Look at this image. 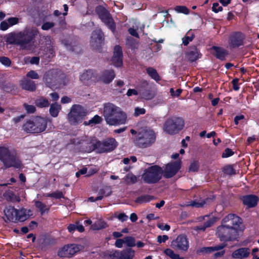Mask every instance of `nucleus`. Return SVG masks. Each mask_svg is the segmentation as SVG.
<instances>
[{
    "instance_id": "obj_23",
    "label": "nucleus",
    "mask_w": 259,
    "mask_h": 259,
    "mask_svg": "<svg viewBox=\"0 0 259 259\" xmlns=\"http://www.w3.org/2000/svg\"><path fill=\"white\" fill-rule=\"evenodd\" d=\"M243 204L248 208H252L256 206L259 200L258 197L253 194H249L243 196L241 198Z\"/></svg>"
},
{
    "instance_id": "obj_21",
    "label": "nucleus",
    "mask_w": 259,
    "mask_h": 259,
    "mask_svg": "<svg viewBox=\"0 0 259 259\" xmlns=\"http://www.w3.org/2000/svg\"><path fill=\"white\" fill-rule=\"evenodd\" d=\"M171 247L176 250L186 251L189 248V242L186 235H179L171 242Z\"/></svg>"
},
{
    "instance_id": "obj_15",
    "label": "nucleus",
    "mask_w": 259,
    "mask_h": 259,
    "mask_svg": "<svg viewBox=\"0 0 259 259\" xmlns=\"http://www.w3.org/2000/svg\"><path fill=\"white\" fill-rule=\"evenodd\" d=\"M104 34L101 29L94 30L91 36L90 44L94 50L101 51L102 47L104 44Z\"/></svg>"
},
{
    "instance_id": "obj_40",
    "label": "nucleus",
    "mask_w": 259,
    "mask_h": 259,
    "mask_svg": "<svg viewBox=\"0 0 259 259\" xmlns=\"http://www.w3.org/2000/svg\"><path fill=\"white\" fill-rule=\"evenodd\" d=\"M94 230H100L108 227L107 224L104 221H98L92 226Z\"/></svg>"
},
{
    "instance_id": "obj_39",
    "label": "nucleus",
    "mask_w": 259,
    "mask_h": 259,
    "mask_svg": "<svg viewBox=\"0 0 259 259\" xmlns=\"http://www.w3.org/2000/svg\"><path fill=\"white\" fill-rule=\"evenodd\" d=\"M124 180L127 184H134L137 182V177L133 173L129 172L125 176Z\"/></svg>"
},
{
    "instance_id": "obj_1",
    "label": "nucleus",
    "mask_w": 259,
    "mask_h": 259,
    "mask_svg": "<svg viewBox=\"0 0 259 259\" xmlns=\"http://www.w3.org/2000/svg\"><path fill=\"white\" fill-rule=\"evenodd\" d=\"M38 34L36 29H25L18 33H8L6 36V41L11 45L19 46L22 49L26 48L28 45L33 42Z\"/></svg>"
},
{
    "instance_id": "obj_17",
    "label": "nucleus",
    "mask_w": 259,
    "mask_h": 259,
    "mask_svg": "<svg viewBox=\"0 0 259 259\" xmlns=\"http://www.w3.org/2000/svg\"><path fill=\"white\" fill-rule=\"evenodd\" d=\"M242 223V219L236 214L230 213L224 218L222 221V225L230 228H234L236 231H239L240 225Z\"/></svg>"
},
{
    "instance_id": "obj_56",
    "label": "nucleus",
    "mask_w": 259,
    "mask_h": 259,
    "mask_svg": "<svg viewBox=\"0 0 259 259\" xmlns=\"http://www.w3.org/2000/svg\"><path fill=\"white\" fill-rule=\"evenodd\" d=\"M126 45L131 49H135L136 47V44L135 43V40L132 37L127 38Z\"/></svg>"
},
{
    "instance_id": "obj_3",
    "label": "nucleus",
    "mask_w": 259,
    "mask_h": 259,
    "mask_svg": "<svg viewBox=\"0 0 259 259\" xmlns=\"http://www.w3.org/2000/svg\"><path fill=\"white\" fill-rule=\"evenodd\" d=\"M0 160L3 163L5 168L13 167L20 169L23 166L15 150L11 151L8 147L0 146Z\"/></svg>"
},
{
    "instance_id": "obj_18",
    "label": "nucleus",
    "mask_w": 259,
    "mask_h": 259,
    "mask_svg": "<svg viewBox=\"0 0 259 259\" xmlns=\"http://www.w3.org/2000/svg\"><path fill=\"white\" fill-rule=\"evenodd\" d=\"M81 247L82 246L80 244H67L58 250L57 254L60 257L70 258L78 252Z\"/></svg>"
},
{
    "instance_id": "obj_11",
    "label": "nucleus",
    "mask_w": 259,
    "mask_h": 259,
    "mask_svg": "<svg viewBox=\"0 0 259 259\" xmlns=\"http://www.w3.org/2000/svg\"><path fill=\"white\" fill-rule=\"evenodd\" d=\"M184 126V120L179 117H172L165 122L163 127L165 132L170 135H175L181 131Z\"/></svg>"
},
{
    "instance_id": "obj_46",
    "label": "nucleus",
    "mask_w": 259,
    "mask_h": 259,
    "mask_svg": "<svg viewBox=\"0 0 259 259\" xmlns=\"http://www.w3.org/2000/svg\"><path fill=\"white\" fill-rule=\"evenodd\" d=\"M111 193L112 191L111 189L108 187L100 189L98 192L99 196H102V199L103 198L104 196H109L111 194Z\"/></svg>"
},
{
    "instance_id": "obj_35",
    "label": "nucleus",
    "mask_w": 259,
    "mask_h": 259,
    "mask_svg": "<svg viewBox=\"0 0 259 259\" xmlns=\"http://www.w3.org/2000/svg\"><path fill=\"white\" fill-rule=\"evenodd\" d=\"M35 105L39 108L47 107L50 105V103L46 98L41 97L35 101Z\"/></svg>"
},
{
    "instance_id": "obj_53",
    "label": "nucleus",
    "mask_w": 259,
    "mask_h": 259,
    "mask_svg": "<svg viewBox=\"0 0 259 259\" xmlns=\"http://www.w3.org/2000/svg\"><path fill=\"white\" fill-rule=\"evenodd\" d=\"M234 154V152L232 151V149L229 148H227L223 152L222 157L223 158H228L229 157L232 156Z\"/></svg>"
},
{
    "instance_id": "obj_26",
    "label": "nucleus",
    "mask_w": 259,
    "mask_h": 259,
    "mask_svg": "<svg viewBox=\"0 0 259 259\" xmlns=\"http://www.w3.org/2000/svg\"><path fill=\"white\" fill-rule=\"evenodd\" d=\"M115 77V73L113 69L105 70L101 72L99 79L105 84H109Z\"/></svg>"
},
{
    "instance_id": "obj_12",
    "label": "nucleus",
    "mask_w": 259,
    "mask_h": 259,
    "mask_svg": "<svg viewBox=\"0 0 259 259\" xmlns=\"http://www.w3.org/2000/svg\"><path fill=\"white\" fill-rule=\"evenodd\" d=\"M99 18L113 32L115 31L116 24L110 12L103 6L99 5L95 8Z\"/></svg>"
},
{
    "instance_id": "obj_55",
    "label": "nucleus",
    "mask_w": 259,
    "mask_h": 259,
    "mask_svg": "<svg viewBox=\"0 0 259 259\" xmlns=\"http://www.w3.org/2000/svg\"><path fill=\"white\" fill-rule=\"evenodd\" d=\"M169 92L170 93V95L173 97H178L180 96L182 92V90L181 89H178L176 91H175L173 88H171L170 89Z\"/></svg>"
},
{
    "instance_id": "obj_20",
    "label": "nucleus",
    "mask_w": 259,
    "mask_h": 259,
    "mask_svg": "<svg viewBox=\"0 0 259 259\" xmlns=\"http://www.w3.org/2000/svg\"><path fill=\"white\" fill-rule=\"evenodd\" d=\"M182 162L180 160L168 163L163 170V175L165 178L173 177L181 168Z\"/></svg>"
},
{
    "instance_id": "obj_8",
    "label": "nucleus",
    "mask_w": 259,
    "mask_h": 259,
    "mask_svg": "<svg viewBox=\"0 0 259 259\" xmlns=\"http://www.w3.org/2000/svg\"><path fill=\"white\" fill-rule=\"evenodd\" d=\"M163 170L157 165H154L146 168L142 175V179L147 184H155L162 178Z\"/></svg>"
},
{
    "instance_id": "obj_30",
    "label": "nucleus",
    "mask_w": 259,
    "mask_h": 259,
    "mask_svg": "<svg viewBox=\"0 0 259 259\" xmlns=\"http://www.w3.org/2000/svg\"><path fill=\"white\" fill-rule=\"evenodd\" d=\"M5 215L8 221L12 222H17V209L14 206H9L4 210Z\"/></svg>"
},
{
    "instance_id": "obj_50",
    "label": "nucleus",
    "mask_w": 259,
    "mask_h": 259,
    "mask_svg": "<svg viewBox=\"0 0 259 259\" xmlns=\"http://www.w3.org/2000/svg\"><path fill=\"white\" fill-rule=\"evenodd\" d=\"M103 120L102 118L98 115H95L92 119L90 120V122L93 124H97L101 123Z\"/></svg>"
},
{
    "instance_id": "obj_27",
    "label": "nucleus",
    "mask_w": 259,
    "mask_h": 259,
    "mask_svg": "<svg viewBox=\"0 0 259 259\" xmlns=\"http://www.w3.org/2000/svg\"><path fill=\"white\" fill-rule=\"evenodd\" d=\"M139 96L142 99L150 100L153 98V95L147 82H144L139 88Z\"/></svg>"
},
{
    "instance_id": "obj_49",
    "label": "nucleus",
    "mask_w": 259,
    "mask_h": 259,
    "mask_svg": "<svg viewBox=\"0 0 259 259\" xmlns=\"http://www.w3.org/2000/svg\"><path fill=\"white\" fill-rule=\"evenodd\" d=\"M44 51L46 52V54L48 55L47 57L49 59L52 58L55 55L53 46L51 44L49 45V46L45 48Z\"/></svg>"
},
{
    "instance_id": "obj_19",
    "label": "nucleus",
    "mask_w": 259,
    "mask_h": 259,
    "mask_svg": "<svg viewBox=\"0 0 259 259\" xmlns=\"http://www.w3.org/2000/svg\"><path fill=\"white\" fill-rule=\"evenodd\" d=\"M135 251L131 248H125L122 250H114L108 254L109 259H133Z\"/></svg>"
},
{
    "instance_id": "obj_37",
    "label": "nucleus",
    "mask_w": 259,
    "mask_h": 259,
    "mask_svg": "<svg viewBox=\"0 0 259 259\" xmlns=\"http://www.w3.org/2000/svg\"><path fill=\"white\" fill-rule=\"evenodd\" d=\"M195 37L193 33H191L190 30L188 31L186 34L182 38L183 44L185 46H187L190 41H192Z\"/></svg>"
},
{
    "instance_id": "obj_52",
    "label": "nucleus",
    "mask_w": 259,
    "mask_h": 259,
    "mask_svg": "<svg viewBox=\"0 0 259 259\" xmlns=\"http://www.w3.org/2000/svg\"><path fill=\"white\" fill-rule=\"evenodd\" d=\"M23 107L27 113H33L36 111L35 107L33 105H28L26 103L23 104Z\"/></svg>"
},
{
    "instance_id": "obj_10",
    "label": "nucleus",
    "mask_w": 259,
    "mask_h": 259,
    "mask_svg": "<svg viewBox=\"0 0 259 259\" xmlns=\"http://www.w3.org/2000/svg\"><path fill=\"white\" fill-rule=\"evenodd\" d=\"M216 235L221 241L228 242L237 240L239 234L234 228L221 225L217 227Z\"/></svg>"
},
{
    "instance_id": "obj_13",
    "label": "nucleus",
    "mask_w": 259,
    "mask_h": 259,
    "mask_svg": "<svg viewBox=\"0 0 259 259\" xmlns=\"http://www.w3.org/2000/svg\"><path fill=\"white\" fill-rule=\"evenodd\" d=\"M99 18L113 32L115 31L116 24L110 12L103 6L99 5L95 8Z\"/></svg>"
},
{
    "instance_id": "obj_58",
    "label": "nucleus",
    "mask_w": 259,
    "mask_h": 259,
    "mask_svg": "<svg viewBox=\"0 0 259 259\" xmlns=\"http://www.w3.org/2000/svg\"><path fill=\"white\" fill-rule=\"evenodd\" d=\"M10 26H12L19 23V19L17 17H10L7 19Z\"/></svg>"
},
{
    "instance_id": "obj_36",
    "label": "nucleus",
    "mask_w": 259,
    "mask_h": 259,
    "mask_svg": "<svg viewBox=\"0 0 259 259\" xmlns=\"http://www.w3.org/2000/svg\"><path fill=\"white\" fill-rule=\"evenodd\" d=\"M60 106L57 103H53L50 105L49 109L50 114L54 117L58 116Z\"/></svg>"
},
{
    "instance_id": "obj_63",
    "label": "nucleus",
    "mask_w": 259,
    "mask_h": 259,
    "mask_svg": "<svg viewBox=\"0 0 259 259\" xmlns=\"http://www.w3.org/2000/svg\"><path fill=\"white\" fill-rule=\"evenodd\" d=\"M238 81L239 79L237 78L233 79L231 81V83L233 85V89L234 91H237L240 89V87L238 85Z\"/></svg>"
},
{
    "instance_id": "obj_59",
    "label": "nucleus",
    "mask_w": 259,
    "mask_h": 259,
    "mask_svg": "<svg viewBox=\"0 0 259 259\" xmlns=\"http://www.w3.org/2000/svg\"><path fill=\"white\" fill-rule=\"evenodd\" d=\"M205 203L206 202L205 200H202L201 202H196L195 201H193L192 202L191 205L193 207L199 208L203 207Z\"/></svg>"
},
{
    "instance_id": "obj_31",
    "label": "nucleus",
    "mask_w": 259,
    "mask_h": 259,
    "mask_svg": "<svg viewBox=\"0 0 259 259\" xmlns=\"http://www.w3.org/2000/svg\"><path fill=\"white\" fill-rule=\"evenodd\" d=\"M20 85L23 90L28 91H34L36 90V85L34 81L27 78H23L20 81Z\"/></svg>"
},
{
    "instance_id": "obj_60",
    "label": "nucleus",
    "mask_w": 259,
    "mask_h": 259,
    "mask_svg": "<svg viewBox=\"0 0 259 259\" xmlns=\"http://www.w3.org/2000/svg\"><path fill=\"white\" fill-rule=\"evenodd\" d=\"M212 10L214 13H218L223 10V8L221 6H220L219 4L218 3H214L212 5Z\"/></svg>"
},
{
    "instance_id": "obj_22",
    "label": "nucleus",
    "mask_w": 259,
    "mask_h": 259,
    "mask_svg": "<svg viewBox=\"0 0 259 259\" xmlns=\"http://www.w3.org/2000/svg\"><path fill=\"white\" fill-rule=\"evenodd\" d=\"M123 53L121 47L116 45L114 48L113 55L111 61L112 64L117 67H120L123 65Z\"/></svg>"
},
{
    "instance_id": "obj_45",
    "label": "nucleus",
    "mask_w": 259,
    "mask_h": 259,
    "mask_svg": "<svg viewBox=\"0 0 259 259\" xmlns=\"http://www.w3.org/2000/svg\"><path fill=\"white\" fill-rule=\"evenodd\" d=\"M200 165L198 160H193L189 167V172H197L199 169Z\"/></svg>"
},
{
    "instance_id": "obj_28",
    "label": "nucleus",
    "mask_w": 259,
    "mask_h": 259,
    "mask_svg": "<svg viewBox=\"0 0 259 259\" xmlns=\"http://www.w3.org/2000/svg\"><path fill=\"white\" fill-rule=\"evenodd\" d=\"M250 254V249L247 247H241L235 250L232 253L231 256L234 259L247 258Z\"/></svg>"
},
{
    "instance_id": "obj_48",
    "label": "nucleus",
    "mask_w": 259,
    "mask_h": 259,
    "mask_svg": "<svg viewBox=\"0 0 259 259\" xmlns=\"http://www.w3.org/2000/svg\"><path fill=\"white\" fill-rule=\"evenodd\" d=\"M174 10L178 13H183L185 15L189 14V10L185 6H177Z\"/></svg>"
},
{
    "instance_id": "obj_29",
    "label": "nucleus",
    "mask_w": 259,
    "mask_h": 259,
    "mask_svg": "<svg viewBox=\"0 0 259 259\" xmlns=\"http://www.w3.org/2000/svg\"><path fill=\"white\" fill-rule=\"evenodd\" d=\"M226 246V244H220L215 246L203 247L198 249L196 253L198 255L210 253L214 251L220 250Z\"/></svg>"
},
{
    "instance_id": "obj_5",
    "label": "nucleus",
    "mask_w": 259,
    "mask_h": 259,
    "mask_svg": "<svg viewBox=\"0 0 259 259\" xmlns=\"http://www.w3.org/2000/svg\"><path fill=\"white\" fill-rule=\"evenodd\" d=\"M47 124V118L37 116L26 120L22 125V130L27 133L39 134L46 130Z\"/></svg>"
},
{
    "instance_id": "obj_41",
    "label": "nucleus",
    "mask_w": 259,
    "mask_h": 259,
    "mask_svg": "<svg viewBox=\"0 0 259 259\" xmlns=\"http://www.w3.org/2000/svg\"><path fill=\"white\" fill-rule=\"evenodd\" d=\"M35 206L37 208L39 209L41 215H42L46 211L48 212L49 210V208H46V205L39 200L35 202Z\"/></svg>"
},
{
    "instance_id": "obj_25",
    "label": "nucleus",
    "mask_w": 259,
    "mask_h": 259,
    "mask_svg": "<svg viewBox=\"0 0 259 259\" xmlns=\"http://www.w3.org/2000/svg\"><path fill=\"white\" fill-rule=\"evenodd\" d=\"M210 50L213 52L211 54L218 59L225 61L226 56L228 55V51L225 48L218 46H212Z\"/></svg>"
},
{
    "instance_id": "obj_34",
    "label": "nucleus",
    "mask_w": 259,
    "mask_h": 259,
    "mask_svg": "<svg viewBox=\"0 0 259 259\" xmlns=\"http://www.w3.org/2000/svg\"><path fill=\"white\" fill-rule=\"evenodd\" d=\"M146 72L152 79L156 82H158L161 79L157 70L153 67H149L147 68L146 69Z\"/></svg>"
},
{
    "instance_id": "obj_7",
    "label": "nucleus",
    "mask_w": 259,
    "mask_h": 259,
    "mask_svg": "<svg viewBox=\"0 0 259 259\" xmlns=\"http://www.w3.org/2000/svg\"><path fill=\"white\" fill-rule=\"evenodd\" d=\"M44 80L48 86H55L57 84L66 85L68 79L66 74L61 70H53L46 73Z\"/></svg>"
},
{
    "instance_id": "obj_43",
    "label": "nucleus",
    "mask_w": 259,
    "mask_h": 259,
    "mask_svg": "<svg viewBox=\"0 0 259 259\" xmlns=\"http://www.w3.org/2000/svg\"><path fill=\"white\" fill-rule=\"evenodd\" d=\"M48 197L54 198L55 199L65 198L64 195L62 191L57 190L51 193H48L46 195Z\"/></svg>"
},
{
    "instance_id": "obj_61",
    "label": "nucleus",
    "mask_w": 259,
    "mask_h": 259,
    "mask_svg": "<svg viewBox=\"0 0 259 259\" xmlns=\"http://www.w3.org/2000/svg\"><path fill=\"white\" fill-rule=\"evenodd\" d=\"M168 239V236L166 235H159L157 237V241L159 243H164Z\"/></svg>"
},
{
    "instance_id": "obj_51",
    "label": "nucleus",
    "mask_w": 259,
    "mask_h": 259,
    "mask_svg": "<svg viewBox=\"0 0 259 259\" xmlns=\"http://www.w3.org/2000/svg\"><path fill=\"white\" fill-rule=\"evenodd\" d=\"M0 62L6 67L10 66L12 62L11 60L7 57H0Z\"/></svg>"
},
{
    "instance_id": "obj_54",
    "label": "nucleus",
    "mask_w": 259,
    "mask_h": 259,
    "mask_svg": "<svg viewBox=\"0 0 259 259\" xmlns=\"http://www.w3.org/2000/svg\"><path fill=\"white\" fill-rule=\"evenodd\" d=\"M55 26L53 22H46L41 25V29L44 30H48Z\"/></svg>"
},
{
    "instance_id": "obj_32",
    "label": "nucleus",
    "mask_w": 259,
    "mask_h": 259,
    "mask_svg": "<svg viewBox=\"0 0 259 259\" xmlns=\"http://www.w3.org/2000/svg\"><path fill=\"white\" fill-rule=\"evenodd\" d=\"M27 209L25 208L17 210V221L24 222L32 215V213H27Z\"/></svg>"
},
{
    "instance_id": "obj_24",
    "label": "nucleus",
    "mask_w": 259,
    "mask_h": 259,
    "mask_svg": "<svg viewBox=\"0 0 259 259\" xmlns=\"http://www.w3.org/2000/svg\"><path fill=\"white\" fill-rule=\"evenodd\" d=\"M201 56L202 55L195 46H191L186 53V57L188 61L191 63L195 62L201 58Z\"/></svg>"
},
{
    "instance_id": "obj_47",
    "label": "nucleus",
    "mask_w": 259,
    "mask_h": 259,
    "mask_svg": "<svg viewBox=\"0 0 259 259\" xmlns=\"http://www.w3.org/2000/svg\"><path fill=\"white\" fill-rule=\"evenodd\" d=\"M124 242L128 248H131L136 246L135 239L132 236H126L124 238Z\"/></svg>"
},
{
    "instance_id": "obj_33",
    "label": "nucleus",
    "mask_w": 259,
    "mask_h": 259,
    "mask_svg": "<svg viewBox=\"0 0 259 259\" xmlns=\"http://www.w3.org/2000/svg\"><path fill=\"white\" fill-rule=\"evenodd\" d=\"M154 196L148 194L142 195L136 198L135 202L138 204L147 203L154 199Z\"/></svg>"
},
{
    "instance_id": "obj_44",
    "label": "nucleus",
    "mask_w": 259,
    "mask_h": 259,
    "mask_svg": "<svg viewBox=\"0 0 259 259\" xmlns=\"http://www.w3.org/2000/svg\"><path fill=\"white\" fill-rule=\"evenodd\" d=\"M93 75V72L91 70H88L84 72L80 76V80L81 81H88L91 79Z\"/></svg>"
},
{
    "instance_id": "obj_57",
    "label": "nucleus",
    "mask_w": 259,
    "mask_h": 259,
    "mask_svg": "<svg viewBox=\"0 0 259 259\" xmlns=\"http://www.w3.org/2000/svg\"><path fill=\"white\" fill-rule=\"evenodd\" d=\"M26 76L27 77L31 78L32 79L39 78V75L38 73L34 70H30L29 72H28L26 74Z\"/></svg>"
},
{
    "instance_id": "obj_16",
    "label": "nucleus",
    "mask_w": 259,
    "mask_h": 259,
    "mask_svg": "<svg viewBox=\"0 0 259 259\" xmlns=\"http://www.w3.org/2000/svg\"><path fill=\"white\" fill-rule=\"evenodd\" d=\"M245 35L240 31L232 32L228 37V42L230 49L238 48L244 45Z\"/></svg>"
},
{
    "instance_id": "obj_38",
    "label": "nucleus",
    "mask_w": 259,
    "mask_h": 259,
    "mask_svg": "<svg viewBox=\"0 0 259 259\" xmlns=\"http://www.w3.org/2000/svg\"><path fill=\"white\" fill-rule=\"evenodd\" d=\"M164 253L171 259H184L183 257H180L179 254L175 253L174 251L170 248L165 249L164 250Z\"/></svg>"
},
{
    "instance_id": "obj_14",
    "label": "nucleus",
    "mask_w": 259,
    "mask_h": 259,
    "mask_svg": "<svg viewBox=\"0 0 259 259\" xmlns=\"http://www.w3.org/2000/svg\"><path fill=\"white\" fill-rule=\"evenodd\" d=\"M99 18L113 32L115 31L116 24L110 12L103 6L99 5L95 8Z\"/></svg>"
},
{
    "instance_id": "obj_42",
    "label": "nucleus",
    "mask_w": 259,
    "mask_h": 259,
    "mask_svg": "<svg viewBox=\"0 0 259 259\" xmlns=\"http://www.w3.org/2000/svg\"><path fill=\"white\" fill-rule=\"evenodd\" d=\"M222 171L224 174L232 176L236 174L235 169L232 165H227L222 168Z\"/></svg>"
},
{
    "instance_id": "obj_6",
    "label": "nucleus",
    "mask_w": 259,
    "mask_h": 259,
    "mask_svg": "<svg viewBox=\"0 0 259 259\" xmlns=\"http://www.w3.org/2000/svg\"><path fill=\"white\" fill-rule=\"evenodd\" d=\"M156 140V135L154 131L145 128L139 132L134 141L139 148H145L151 146Z\"/></svg>"
},
{
    "instance_id": "obj_2",
    "label": "nucleus",
    "mask_w": 259,
    "mask_h": 259,
    "mask_svg": "<svg viewBox=\"0 0 259 259\" xmlns=\"http://www.w3.org/2000/svg\"><path fill=\"white\" fill-rule=\"evenodd\" d=\"M103 116L107 124L110 125H119L124 124L126 120V114L112 103L104 105Z\"/></svg>"
},
{
    "instance_id": "obj_4",
    "label": "nucleus",
    "mask_w": 259,
    "mask_h": 259,
    "mask_svg": "<svg viewBox=\"0 0 259 259\" xmlns=\"http://www.w3.org/2000/svg\"><path fill=\"white\" fill-rule=\"evenodd\" d=\"M117 145V142L113 138L106 139L102 142L95 140L88 143L85 151L87 153H91L94 151L99 153H108L114 150Z\"/></svg>"
},
{
    "instance_id": "obj_9",
    "label": "nucleus",
    "mask_w": 259,
    "mask_h": 259,
    "mask_svg": "<svg viewBox=\"0 0 259 259\" xmlns=\"http://www.w3.org/2000/svg\"><path fill=\"white\" fill-rule=\"evenodd\" d=\"M87 114V110L79 104L73 105L67 114V119L70 125H76L81 123Z\"/></svg>"
},
{
    "instance_id": "obj_64",
    "label": "nucleus",
    "mask_w": 259,
    "mask_h": 259,
    "mask_svg": "<svg viewBox=\"0 0 259 259\" xmlns=\"http://www.w3.org/2000/svg\"><path fill=\"white\" fill-rule=\"evenodd\" d=\"M146 112V110L144 108H140L136 107L135 109V116H139L140 115L144 114Z\"/></svg>"
},
{
    "instance_id": "obj_62",
    "label": "nucleus",
    "mask_w": 259,
    "mask_h": 259,
    "mask_svg": "<svg viewBox=\"0 0 259 259\" xmlns=\"http://www.w3.org/2000/svg\"><path fill=\"white\" fill-rule=\"evenodd\" d=\"M10 27V25L6 21H3L0 23V30L2 31L7 30Z\"/></svg>"
}]
</instances>
